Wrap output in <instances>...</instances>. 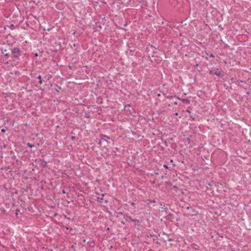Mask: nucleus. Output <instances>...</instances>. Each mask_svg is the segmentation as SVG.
<instances>
[{
    "instance_id": "a878e982",
    "label": "nucleus",
    "mask_w": 251,
    "mask_h": 251,
    "mask_svg": "<svg viewBox=\"0 0 251 251\" xmlns=\"http://www.w3.org/2000/svg\"><path fill=\"white\" fill-rule=\"evenodd\" d=\"M174 115H175V116H177V115H178V113H176L174 114Z\"/></svg>"
},
{
    "instance_id": "72a5a7b5",
    "label": "nucleus",
    "mask_w": 251,
    "mask_h": 251,
    "mask_svg": "<svg viewBox=\"0 0 251 251\" xmlns=\"http://www.w3.org/2000/svg\"><path fill=\"white\" fill-rule=\"evenodd\" d=\"M187 140L189 141H190V139L189 138H187Z\"/></svg>"
},
{
    "instance_id": "b1692460",
    "label": "nucleus",
    "mask_w": 251,
    "mask_h": 251,
    "mask_svg": "<svg viewBox=\"0 0 251 251\" xmlns=\"http://www.w3.org/2000/svg\"><path fill=\"white\" fill-rule=\"evenodd\" d=\"M157 53V51H156V50H153V53L154 54H155V53Z\"/></svg>"
},
{
    "instance_id": "aec40b11",
    "label": "nucleus",
    "mask_w": 251,
    "mask_h": 251,
    "mask_svg": "<svg viewBox=\"0 0 251 251\" xmlns=\"http://www.w3.org/2000/svg\"><path fill=\"white\" fill-rule=\"evenodd\" d=\"M210 57L213 58V57H214V56L213 54H211L210 55Z\"/></svg>"
},
{
    "instance_id": "423d86ee",
    "label": "nucleus",
    "mask_w": 251,
    "mask_h": 251,
    "mask_svg": "<svg viewBox=\"0 0 251 251\" xmlns=\"http://www.w3.org/2000/svg\"><path fill=\"white\" fill-rule=\"evenodd\" d=\"M131 106L130 105L128 104L125 106L124 107V110L126 111H129L130 113H131V110H130Z\"/></svg>"
},
{
    "instance_id": "c85d7f7f",
    "label": "nucleus",
    "mask_w": 251,
    "mask_h": 251,
    "mask_svg": "<svg viewBox=\"0 0 251 251\" xmlns=\"http://www.w3.org/2000/svg\"><path fill=\"white\" fill-rule=\"evenodd\" d=\"M174 104H176V105H177V102L175 101V102H174Z\"/></svg>"
},
{
    "instance_id": "c9c22d12",
    "label": "nucleus",
    "mask_w": 251,
    "mask_h": 251,
    "mask_svg": "<svg viewBox=\"0 0 251 251\" xmlns=\"http://www.w3.org/2000/svg\"><path fill=\"white\" fill-rule=\"evenodd\" d=\"M155 174L156 175H157V174H158V173H157V172H156V173H155Z\"/></svg>"
},
{
    "instance_id": "5701e85b",
    "label": "nucleus",
    "mask_w": 251,
    "mask_h": 251,
    "mask_svg": "<svg viewBox=\"0 0 251 251\" xmlns=\"http://www.w3.org/2000/svg\"><path fill=\"white\" fill-rule=\"evenodd\" d=\"M190 208H191V207H190V206H187V207H186V209H187V210H189V209H190Z\"/></svg>"
},
{
    "instance_id": "bb28decb",
    "label": "nucleus",
    "mask_w": 251,
    "mask_h": 251,
    "mask_svg": "<svg viewBox=\"0 0 251 251\" xmlns=\"http://www.w3.org/2000/svg\"><path fill=\"white\" fill-rule=\"evenodd\" d=\"M56 87L58 88L59 90L61 89V87H59L58 85H56Z\"/></svg>"
},
{
    "instance_id": "cd10ccee",
    "label": "nucleus",
    "mask_w": 251,
    "mask_h": 251,
    "mask_svg": "<svg viewBox=\"0 0 251 251\" xmlns=\"http://www.w3.org/2000/svg\"><path fill=\"white\" fill-rule=\"evenodd\" d=\"M151 48H155L154 47L153 45L151 46Z\"/></svg>"
},
{
    "instance_id": "0eeeda50",
    "label": "nucleus",
    "mask_w": 251,
    "mask_h": 251,
    "mask_svg": "<svg viewBox=\"0 0 251 251\" xmlns=\"http://www.w3.org/2000/svg\"><path fill=\"white\" fill-rule=\"evenodd\" d=\"M2 53L4 54V56L6 57H8L10 56V54L8 52H7V50L6 49L1 50Z\"/></svg>"
},
{
    "instance_id": "7ed1b4c3",
    "label": "nucleus",
    "mask_w": 251,
    "mask_h": 251,
    "mask_svg": "<svg viewBox=\"0 0 251 251\" xmlns=\"http://www.w3.org/2000/svg\"><path fill=\"white\" fill-rule=\"evenodd\" d=\"M191 213H187L186 214H185L186 216H196L198 214V212L197 211H196L195 209H192Z\"/></svg>"
},
{
    "instance_id": "6e6552de",
    "label": "nucleus",
    "mask_w": 251,
    "mask_h": 251,
    "mask_svg": "<svg viewBox=\"0 0 251 251\" xmlns=\"http://www.w3.org/2000/svg\"><path fill=\"white\" fill-rule=\"evenodd\" d=\"M133 223H134V225L136 226H139L140 224V221L137 219H134L133 221Z\"/></svg>"
},
{
    "instance_id": "39448f33",
    "label": "nucleus",
    "mask_w": 251,
    "mask_h": 251,
    "mask_svg": "<svg viewBox=\"0 0 251 251\" xmlns=\"http://www.w3.org/2000/svg\"><path fill=\"white\" fill-rule=\"evenodd\" d=\"M180 100H181L183 103L188 104L190 103V101L187 99H180Z\"/></svg>"
},
{
    "instance_id": "7c9ffc66",
    "label": "nucleus",
    "mask_w": 251,
    "mask_h": 251,
    "mask_svg": "<svg viewBox=\"0 0 251 251\" xmlns=\"http://www.w3.org/2000/svg\"><path fill=\"white\" fill-rule=\"evenodd\" d=\"M56 91L57 92H59V90H58V89H56Z\"/></svg>"
},
{
    "instance_id": "dca6fc26",
    "label": "nucleus",
    "mask_w": 251,
    "mask_h": 251,
    "mask_svg": "<svg viewBox=\"0 0 251 251\" xmlns=\"http://www.w3.org/2000/svg\"><path fill=\"white\" fill-rule=\"evenodd\" d=\"M1 131L2 132H3V133H4V132L6 131V130H5V129L2 128V129H1Z\"/></svg>"
},
{
    "instance_id": "9d476101",
    "label": "nucleus",
    "mask_w": 251,
    "mask_h": 251,
    "mask_svg": "<svg viewBox=\"0 0 251 251\" xmlns=\"http://www.w3.org/2000/svg\"><path fill=\"white\" fill-rule=\"evenodd\" d=\"M37 78L39 79V83L40 84H42L43 83V81H42V77L40 75H39L38 76H37Z\"/></svg>"
},
{
    "instance_id": "f704fd0d",
    "label": "nucleus",
    "mask_w": 251,
    "mask_h": 251,
    "mask_svg": "<svg viewBox=\"0 0 251 251\" xmlns=\"http://www.w3.org/2000/svg\"><path fill=\"white\" fill-rule=\"evenodd\" d=\"M73 46H74V47H75V44H73Z\"/></svg>"
},
{
    "instance_id": "f8f14e48",
    "label": "nucleus",
    "mask_w": 251,
    "mask_h": 251,
    "mask_svg": "<svg viewBox=\"0 0 251 251\" xmlns=\"http://www.w3.org/2000/svg\"><path fill=\"white\" fill-rule=\"evenodd\" d=\"M41 165H42V166L43 167H45L47 166V162L44 160H42L41 162Z\"/></svg>"
},
{
    "instance_id": "f03ea898",
    "label": "nucleus",
    "mask_w": 251,
    "mask_h": 251,
    "mask_svg": "<svg viewBox=\"0 0 251 251\" xmlns=\"http://www.w3.org/2000/svg\"><path fill=\"white\" fill-rule=\"evenodd\" d=\"M211 74H214L215 75L220 76L223 77L224 76L223 71L220 70L219 69H214L210 71Z\"/></svg>"
},
{
    "instance_id": "f257e3e1",
    "label": "nucleus",
    "mask_w": 251,
    "mask_h": 251,
    "mask_svg": "<svg viewBox=\"0 0 251 251\" xmlns=\"http://www.w3.org/2000/svg\"><path fill=\"white\" fill-rule=\"evenodd\" d=\"M11 52L12 57L18 59L21 54V51L19 48H14L11 49Z\"/></svg>"
},
{
    "instance_id": "f3484780",
    "label": "nucleus",
    "mask_w": 251,
    "mask_h": 251,
    "mask_svg": "<svg viewBox=\"0 0 251 251\" xmlns=\"http://www.w3.org/2000/svg\"><path fill=\"white\" fill-rule=\"evenodd\" d=\"M14 26V25L13 24H11V25H10L9 27H10V28H13Z\"/></svg>"
},
{
    "instance_id": "c756f323",
    "label": "nucleus",
    "mask_w": 251,
    "mask_h": 251,
    "mask_svg": "<svg viewBox=\"0 0 251 251\" xmlns=\"http://www.w3.org/2000/svg\"><path fill=\"white\" fill-rule=\"evenodd\" d=\"M19 211L18 210H17V211H16V214H18V212H19Z\"/></svg>"
},
{
    "instance_id": "4be33fe9",
    "label": "nucleus",
    "mask_w": 251,
    "mask_h": 251,
    "mask_svg": "<svg viewBox=\"0 0 251 251\" xmlns=\"http://www.w3.org/2000/svg\"><path fill=\"white\" fill-rule=\"evenodd\" d=\"M62 193L63 194H66V191L64 190H62Z\"/></svg>"
},
{
    "instance_id": "1a4fd4ad",
    "label": "nucleus",
    "mask_w": 251,
    "mask_h": 251,
    "mask_svg": "<svg viewBox=\"0 0 251 251\" xmlns=\"http://www.w3.org/2000/svg\"><path fill=\"white\" fill-rule=\"evenodd\" d=\"M96 141L97 142H98L99 145H101L102 143V142H105L107 143V141L105 139L99 140L98 141V139H97V140Z\"/></svg>"
},
{
    "instance_id": "2f4dec72",
    "label": "nucleus",
    "mask_w": 251,
    "mask_h": 251,
    "mask_svg": "<svg viewBox=\"0 0 251 251\" xmlns=\"http://www.w3.org/2000/svg\"><path fill=\"white\" fill-rule=\"evenodd\" d=\"M3 148H6V145H3Z\"/></svg>"
},
{
    "instance_id": "e433bc0d",
    "label": "nucleus",
    "mask_w": 251,
    "mask_h": 251,
    "mask_svg": "<svg viewBox=\"0 0 251 251\" xmlns=\"http://www.w3.org/2000/svg\"><path fill=\"white\" fill-rule=\"evenodd\" d=\"M122 223L124 225L125 224V223L123 222H122Z\"/></svg>"
},
{
    "instance_id": "4468645a",
    "label": "nucleus",
    "mask_w": 251,
    "mask_h": 251,
    "mask_svg": "<svg viewBox=\"0 0 251 251\" xmlns=\"http://www.w3.org/2000/svg\"><path fill=\"white\" fill-rule=\"evenodd\" d=\"M26 145L28 147H29L30 148H32L34 146V145L33 144H31L29 143H27Z\"/></svg>"
},
{
    "instance_id": "2eb2a0df",
    "label": "nucleus",
    "mask_w": 251,
    "mask_h": 251,
    "mask_svg": "<svg viewBox=\"0 0 251 251\" xmlns=\"http://www.w3.org/2000/svg\"><path fill=\"white\" fill-rule=\"evenodd\" d=\"M190 118H192L193 119V120H194V121L196 120V116H195L194 117H193L192 116H191Z\"/></svg>"
},
{
    "instance_id": "58836bf2",
    "label": "nucleus",
    "mask_w": 251,
    "mask_h": 251,
    "mask_svg": "<svg viewBox=\"0 0 251 251\" xmlns=\"http://www.w3.org/2000/svg\"><path fill=\"white\" fill-rule=\"evenodd\" d=\"M85 241H85V240H83V242H84V243H85Z\"/></svg>"
},
{
    "instance_id": "393cba45",
    "label": "nucleus",
    "mask_w": 251,
    "mask_h": 251,
    "mask_svg": "<svg viewBox=\"0 0 251 251\" xmlns=\"http://www.w3.org/2000/svg\"><path fill=\"white\" fill-rule=\"evenodd\" d=\"M104 137H105V138L109 139V137L106 135H104Z\"/></svg>"
},
{
    "instance_id": "a211bd4d",
    "label": "nucleus",
    "mask_w": 251,
    "mask_h": 251,
    "mask_svg": "<svg viewBox=\"0 0 251 251\" xmlns=\"http://www.w3.org/2000/svg\"><path fill=\"white\" fill-rule=\"evenodd\" d=\"M163 167H164V168H166V169H168V167L167 165H166V164H164V165H163Z\"/></svg>"
},
{
    "instance_id": "4c0bfd02",
    "label": "nucleus",
    "mask_w": 251,
    "mask_h": 251,
    "mask_svg": "<svg viewBox=\"0 0 251 251\" xmlns=\"http://www.w3.org/2000/svg\"><path fill=\"white\" fill-rule=\"evenodd\" d=\"M163 177H164V176H161V178H163Z\"/></svg>"
},
{
    "instance_id": "473e14b6",
    "label": "nucleus",
    "mask_w": 251,
    "mask_h": 251,
    "mask_svg": "<svg viewBox=\"0 0 251 251\" xmlns=\"http://www.w3.org/2000/svg\"><path fill=\"white\" fill-rule=\"evenodd\" d=\"M105 203H107V200H105Z\"/></svg>"
},
{
    "instance_id": "6ab92c4d",
    "label": "nucleus",
    "mask_w": 251,
    "mask_h": 251,
    "mask_svg": "<svg viewBox=\"0 0 251 251\" xmlns=\"http://www.w3.org/2000/svg\"><path fill=\"white\" fill-rule=\"evenodd\" d=\"M131 205L133 206H134L135 205V203L134 202H132L131 203Z\"/></svg>"
},
{
    "instance_id": "9b49d317",
    "label": "nucleus",
    "mask_w": 251,
    "mask_h": 251,
    "mask_svg": "<svg viewBox=\"0 0 251 251\" xmlns=\"http://www.w3.org/2000/svg\"><path fill=\"white\" fill-rule=\"evenodd\" d=\"M97 201L99 202L102 203L104 201V199L102 198L98 197Z\"/></svg>"
},
{
    "instance_id": "412c9836",
    "label": "nucleus",
    "mask_w": 251,
    "mask_h": 251,
    "mask_svg": "<svg viewBox=\"0 0 251 251\" xmlns=\"http://www.w3.org/2000/svg\"><path fill=\"white\" fill-rule=\"evenodd\" d=\"M71 138L72 140H74L75 138V136H71Z\"/></svg>"
},
{
    "instance_id": "20e7f679",
    "label": "nucleus",
    "mask_w": 251,
    "mask_h": 251,
    "mask_svg": "<svg viewBox=\"0 0 251 251\" xmlns=\"http://www.w3.org/2000/svg\"><path fill=\"white\" fill-rule=\"evenodd\" d=\"M124 218L126 220V221L129 222H133V220L131 218L130 216L125 215L124 217Z\"/></svg>"
},
{
    "instance_id": "ddd939ff",
    "label": "nucleus",
    "mask_w": 251,
    "mask_h": 251,
    "mask_svg": "<svg viewBox=\"0 0 251 251\" xmlns=\"http://www.w3.org/2000/svg\"><path fill=\"white\" fill-rule=\"evenodd\" d=\"M130 45H133V44L131 43V44H130ZM128 48H129V50H130V51L131 52H132V51H134V50H134V48H132V49H130V44H128Z\"/></svg>"
}]
</instances>
